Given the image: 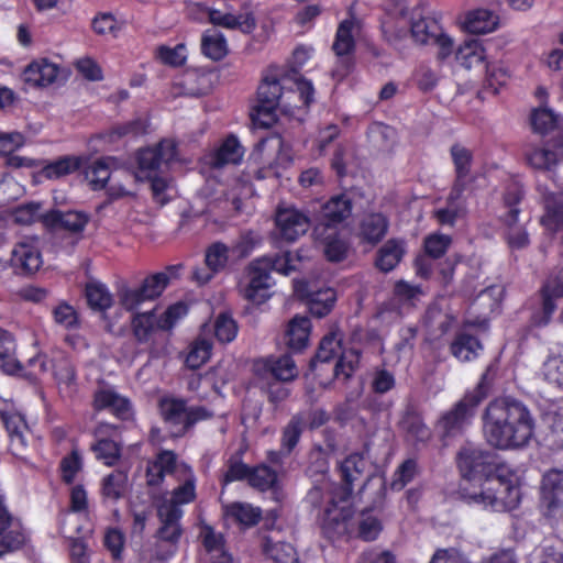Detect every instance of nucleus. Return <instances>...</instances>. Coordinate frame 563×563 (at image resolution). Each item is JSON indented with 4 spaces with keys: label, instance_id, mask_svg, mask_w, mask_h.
I'll list each match as a JSON object with an SVG mask.
<instances>
[{
    "label": "nucleus",
    "instance_id": "12",
    "mask_svg": "<svg viewBox=\"0 0 563 563\" xmlns=\"http://www.w3.org/2000/svg\"><path fill=\"white\" fill-rule=\"evenodd\" d=\"M415 15L416 11L410 12L404 1L390 3L382 19V30L385 37L393 43L407 37Z\"/></svg>",
    "mask_w": 563,
    "mask_h": 563
},
{
    "label": "nucleus",
    "instance_id": "48",
    "mask_svg": "<svg viewBox=\"0 0 563 563\" xmlns=\"http://www.w3.org/2000/svg\"><path fill=\"white\" fill-rule=\"evenodd\" d=\"M510 79L508 67L501 62H488L485 71V88L493 93H498Z\"/></svg>",
    "mask_w": 563,
    "mask_h": 563
},
{
    "label": "nucleus",
    "instance_id": "23",
    "mask_svg": "<svg viewBox=\"0 0 563 563\" xmlns=\"http://www.w3.org/2000/svg\"><path fill=\"white\" fill-rule=\"evenodd\" d=\"M93 407L97 410L109 409L114 416L121 419H129L132 416L130 400L110 387L100 388L96 391Z\"/></svg>",
    "mask_w": 563,
    "mask_h": 563
},
{
    "label": "nucleus",
    "instance_id": "14",
    "mask_svg": "<svg viewBox=\"0 0 563 563\" xmlns=\"http://www.w3.org/2000/svg\"><path fill=\"white\" fill-rule=\"evenodd\" d=\"M276 230L280 239L295 242L310 228L309 217L295 207H280L275 214Z\"/></svg>",
    "mask_w": 563,
    "mask_h": 563
},
{
    "label": "nucleus",
    "instance_id": "28",
    "mask_svg": "<svg viewBox=\"0 0 563 563\" xmlns=\"http://www.w3.org/2000/svg\"><path fill=\"white\" fill-rule=\"evenodd\" d=\"M89 218L84 212L68 211L60 212L53 210L43 217V223L53 229H64L73 233L84 231Z\"/></svg>",
    "mask_w": 563,
    "mask_h": 563
},
{
    "label": "nucleus",
    "instance_id": "53",
    "mask_svg": "<svg viewBox=\"0 0 563 563\" xmlns=\"http://www.w3.org/2000/svg\"><path fill=\"white\" fill-rule=\"evenodd\" d=\"M263 550L272 563H297V554L291 544L265 539Z\"/></svg>",
    "mask_w": 563,
    "mask_h": 563
},
{
    "label": "nucleus",
    "instance_id": "43",
    "mask_svg": "<svg viewBox=\"0 0 563 563\" xmlns=\"http://www.w3.org/2000/svg\"><path fill=\"white\" fill-rule=\"evenodd\" d=\"M352 211L351 200L345 195L331 198L322 208L323 221L320 224H330L335 227L346 219Z\"/></svg>",
    "mask_w": 563,
    "mask_h": 563
},
{
    "label": "nucleus",
    "instance_id": "40",
    "mask_svg": "<svg viewBox=\"0 0 563 563\" xmlns=\"http://www.w3.org/2000/svg\"><path fill=\"white\" fill-rule=\"evenodd\" d=\"M179 269L180 265L169 266L164 272H159L146 277L140 287L144 296L148 300H153L161 296V294L169 284L170 279L178 276Z\"/></svg>",
    "mask_w": 563,
    "mask_h": 563
},
{
    "label": "nucleus",
    "instance_id": "9",
    "mask_svg": "<svg viewBox=\"0 0 563 563\" xmlns=\"http://www.w3.org/2000/svg\"><path fill=\"white\" fill-rule=\"evenodd\" d=\"M486 398L484 383H478L473 389L465 393L464 397L448 411L440 420V426L448 435L461 432L472 423L477 407Z\"/></svg>",
    "mask_w": 563,
    "mask_h": 563
},
{
    "label": "nucleus",
    "instance_id": "60",
    "mask_svg": "<svg viewBox=\"0 0 563 563\" xmlns=\"http://www.w3.org/2000/svg\"><path fill=\"white\" fill-rule=\"evenodd\" d=\"M213 331L219 342L230 343L236 338L239 328L230 314L221 313L214 320Z\"/></svg>",
    "mask_w": 563,
    "mask_h": 563
},
{
    "label": "nucleus",
    "instance_id": "20",
    "mask_svg": "<svg viewBox=\"0 0 563 563\" xmlns=\"http://www.w3.org/2000/svg\"><path fill=\"white\" fill-rule=\"evenodd\" d=\"M314 234L328 261L340 262L346 257L349 244L340 236L336 227L318 224L314 229Z\"/></svg>",
    "mask_w": 563,
    "mask_h": 563
},
{
    "label": "nucleus",
    "instance_id": "51",
    "mask_svg": "<svg viewBox=\"0 0 563 563\" xmlns=\"http://www.w3.org/2000/svg\"><path fill=\"white\" fill-rule=\"evenodd\" d=\"M450 154L456 173L455 184L463 185L462 179L471 172L473 153L465 145L455 143L451 146Z\"/></svg>",
    "mask_w": 563,
    "mask_h": 563
},
{
    "label": "nucleus",
    "instance_id": "56",
    "mask_svg": "<svg viewBox=\"0 0 563 563\" xmlns=\"http://www.w3.org/2000/svg\"><path fill=\"white\" fill-rule=\"evenodd\" d=\"M155 57L164 65L179 67L186 63L188 49L184 43H179L173 47L161 45L155 51Z\"/></svg>",
    "mask_w": 563,
    "mask_h": 563
},
{
    "label": "nucleus",
    "instance_id": "49",
    "mask_svg": "<svg viewBox=\"0 0 563 563\" xmlns=\"http://www.w3.org/2000/svg\"><path fill=\"white\" fill-rule=\"evenodd\" d=\"M368 137L374 147L382 152H389L397 141V133L391 126L374 123L368 130Z\"/></svg>",
    "mask_w": 563,
    "mask_h": 563
},
{
    "label": "nucleus",
    "instance_id": "64",
    "mask_svg": "<svg viewBox=\"0 0 563 563\" xmlns=\"http://www.w3.org/2000/svg\"><path fill=\"white\" fill-rule=\"evenodd\" d=\"M269 367L272 374L280 380L288 382L298 375L296 364L288 355L271 361Z\"/></svg>",
    "mask_w": 563,
    "mask_h": 563
},
{
    "label": "nucleus",
    "instance_id": "4",
    "mask_svg": "<svg viewBox=\"0 0 563 563\" xmlns=\"http://www.w3.org/2000/svg\"><path fill=\"white\" fill-rule=\"evenodd\" d=\"M322 529L329 538L357 536L365 541H372L380 533L382 525L371 512H362L355 519L349 492L342 489L340 505L332 500L324 508Z\"/></svg>",
    "mask_w": 563,
    "mask_h": 563
},
{
    "label": "nucleus",
    "instance_id": "5",
    "mask_svg": "<svg viewBox=\"0 0 563 563\" xmlns=\"http://www.w3.org/2000/svg\"><path fill=\"white\" fill-rule=\"evenodd\" d=\"M167 474L173 475L178 485L173 489L170 498L162 504L180 508L183 505L192 503L197 496V478L192 468L184 462H178L173 451L164 450L147 466V484L152 486L159 485Z\"/></svg>",
    "mask_w": 563,
    "mask_h": 563
},
{
    "label": "nucleus",
    "instance_id": "2",
    "mask_svg": "<svg viewBox=\"0 0 563 563\" xmlns=\"http://www.w3.org/2000/svg\"><path fill=\"white\" fill-rule=\"evenodd\" d=\"M520 476L507 464H499L495 474L472 482H462L461 498L470 506L501 512L518 507L521 500Z\"/></svg>",
    "mask_w": 563,
    "mask_h": 563
},
{
    "label": "nucleus",
    "instance_id": "47",
    "mask_svg": "<svg viewBox=\"0 0 563 563\" xmlns=\"http://www.w3.org/2000/svg\"><path fill=\"white\" fill-rule=\"evenodd\" d=\"M287 95H294V92L283 93V88L278 80L266 78L258 87L257 103L265 104L268 108H277L283 97L290 98Z\"/></svg>",
    "mask_w": 563,
    "mask_h": 563
},
{
    "label": "nucleus",
    "instance_id": "11",
    "mask_svg": "<svg viewBox=\"0 0 563 563\" xmlns=\"http://www.w3.org/2000/svg\"><path fill=\"white\" fill-rule=\"evenodd\" d=\"M462 482H472L474 478H483L495 474L498 465H494L493 455L479 448H464L457 459Z\"/></svg>",
    "mask_w": 563,
    "mask_h": 563
},
{
    "label": "nucleus",
    "instance_id": "35",
    "mask_svg": "<svg viewBox=\"0 0 563 563\" xmlns=\"http://www.w3.org/2000/svg\"><path fill=\"white\" fill-rule=\"evenodd\" d=\"M202 544L210 554L211 563H231L232 559L224 550L221 533H217L209 525H202L199 533Z\"/></svg>",
    "mask_w": 563,
    "mask_h": 563
},
{
    "label": "nucleus",
    "instance_id": "18",
    "mask_svg": "<svg viewBox=\"0 0 563 563\" xmlns=\"http://www.w3.org/2000/svg\"><path fill=\"white\" fill-rule=\"evenodd\" d=\"M207 19L210 23L227 30H239L250 34L256 27V20L251 12H233L228 8L206 9Z\"/></svg>",
    "mask_w": 563,
    "mask_h": 563
},
{
    "label": "nucleus",
    "instance_id": "13",
    "mask_svg": "<svg viewBox=\"0 0 563 563\" xmlns=\"http://www.w3.org/2000/svg\"><path fill=\"white\" fill-rule=\"evenodd\" d=\"M117 433V427L106 422H100L93 431L91 450L96 459L109 467L114 466L121 457V446L114 440Z\"/></svg>",
    "mask_w": 563,
    "mask_h": 563
},
{
    "label": "nucleus",
    "instance_id": "10",
    "mask_svg": "<svg viewBox=\"0 0 563 563\" xmlns=\"http://www.w3.org/2000/svg\"><path fill=\"white\" fill-rule=\"evenodd\" d=\"M161 415L165 422L175 427V434L183 433L191 423L210 417L202 407L187 409L183 400L176 398H163L159 401Z\"/></svg>",
    "mask_w": 563,
    "mask_h": 563
},
{
    "label": "nucleus",
    "instance_id": "54",
    "mask_svg": "<svg viewBox=\"0 0 563 563\" xmlns=\"http://www.w3.org/2000/svg\"><path fill=\"white\" fill-rule=\"evenodd\" d=\"M212 343L209 339L199 336L192 342L186 356V364L189 368L201 367L211 356Z\"/></svg>",
    "mask_w": 563,
    "mask_h": 563
},
{
    "label": "nucleus",
    "instance_id": "29",
    "mask_svg": "<svg viewBox=\"0 0 563 563\" xmlns=\"http://www.w3.org/2000/svg\"><path fill=\"white\" fill-rule=\"evenodd\" d=\"M499 25V16L488 9H476L464 16L462 27L473 34L494 32Z\"/></svg>",
    "mask_w": 563,
    "mask_h": 563
},
{
    "label": "nucleus",
    "instance_id": "62",
    "mask_svg": "<svg viewBox=\"0 0 563 563\" xmlns=\"http://www.w3.org/2000/svg\"><path fill=\"white\" fill-rule=\"evenodd\" d=\"M451 238L439 232L429 234L423 242L426 253L433 258H440L451 245Z\"/></svg>",
    "mask_w": 563,
    "mask_h": 563
},
{
    "label": "nucleus",
    "instance_id": "36",
    "mask_svg": "<svg viewBox=\"0 0 563 563\" xmlns=\"http://www.w3.org/2000/svg\"><path fill=\"white\" fill-rule=\"evenodd\" d=\"M15 352L14 336L8 330L0 328V369L8 375H16L22 369Z\"/></svg>",
    "mask_w": 563,
    "mask_h": 563
},
{
    "label": "nucleus",
    "instance_id": "7",
    "mask_svg": "<svg viewBox=\"0 0 563 563\" xmlns=\"http://www.w3.org/2000/svg\"><path fill=\"white\" fill-rule=\"evenodd\" d=\"M410 35L419 45L435 46L437 58L441 62L446 60L453 54V38L444 32L435 19L422 16L419 11H416L415 19L411 21Z\"/></svg>",
    "mask_w": 563,
    "mask_h": 563
},
{
    "label": "nucleus",
    "instance_id": "42",
    "mask_svg": "<svg viewBox=\"0 0 563 563\" xmlns=\"http://www.w3.org/2000/svg\"><path fill=\"white\" fill-rule=\"evenodd\" d=\"M201 52L211 60H221L228 55V41L217 30H207L201 36Z\"/></svg>",
    "mask_w": 563,
    "mask_h": 563
},
{
    "label": "nucleus",
    "instance_id": "31",
    "mask_svg": "<svg viewBox=\"0 0 563 563\" xmlns=\"http://www.w3.org/2000/svg\"><path fill=\"white\" fill-rule=\"evenodd\" d=\"M311 331L309 318L295 316L287 324L285 331V342L292 351H301L307 347Z\"/></svg>",
    "mask_w": 563,
    "mask_h": 563
},
{
    "label": "nucleus",
    "instance_id": "45",
    "mask_svg": "<svg viewBox=\"0 0 563 563\" xmlns=\"http://www.w3.org/2000/svg\"><path fill=\"white\" fill-rule=\"evenodd\" d=\"M540 376L548 384L563 390V349L545 358L540 368Z\"/></svg>",
    "mask_w": 563,
    "mask_h": 563
},
{
    "label": "nucleus",
    "instance_id": "15",
    "mask_svg": "<svg viewBox=\"0 0 563 563\" xmlns=\"http://www.w3.org/2000/svg\"><path fill=\"white\" fill-rule=\"evenodd\" d=\"M62 75L63 68L58 63L47 57H40L24 67L21 79L30 87L46 88L57 82Z\"/></svg>",
    "mask_w": 563,
    "mask_h": 563
},
{
    "label": "nucleus",
    "instance_id": "1",
    "mask_svg": "<svg viewBox=\"0 0 563 563\" xmlns=\"http://www.w3.org/2000/svg\"><path fill=\"white\" fill-rule=\"evenodd\" d=\"M534 433V421L520 401L499 398L490 401L483 416L486 442L498 450H518L527 446Z\"/></svg>",
    "mask_w": 563,
    "mask_h": 563
},
{
    "label": "nucleus",
    "instance_id": "25",
    "mask_svg": "<svg viewBox=\"0 0 563 563\" xmlns=\"http://www.w3.org/2000/svg\"><path fill=\"white\" fill-rule=\"evenodd\" d=\"M525 157L530 167L543 172H552L560 164L552 141L529 144L526 147Z\"/></svg>",
    "mask_w": 563,
    "mask_h": 563
},
{
    "label": "nucleus",
    "instance_id": "58",
    "mask_svg": "<svg viewBox=\"0 0 563 563\" xmlns=\"http://www.w3.org/2000/svg\"><path fill=\"white\" fill-rule=\"evenodd\" d=\"M86 297L88 305L99 311L107 310L112 305V296L106 285L100 283H90L86 286Z\"/></svg>",
    "mask_w": 563,
    "mask_h": 563
},
{
    "label": "nucleus",
    "instance_id": "37",
    "mask_svg": "<svg viewBox=\"0 0 563 563\" xmlns=\"http://www.w3.org/2000/svg\"><path fill=\"white\" fill-rule=\"evenodd\" d=\"M405 253V242L390 239L378 250L375 262L376 267L384 273H388L400 263Z\"/></svg>",
    "mask_w": 563,
    "mask_h": 563
},
{
    "label": "nucleus",
    "instance_id": "59",
    "mask_svg": "<svg viewBox=\"0 0 563 563\" xmlns=\"http://www.w3.org/2000/svg\"><path fill=\"white\" fill-rule=\"evenodd\" d=\"M335 292L331 288L321 289L309 298V310L312 314L321 318L328 314L333 308Z\"/></svg>",
    "mask_w": 563,
    "mask_h": 563
},
{
    "label": "nucleus",
    "instance_id": "19",
    "mask_svg": "<svg viewBox=\"0 0 563 563\" xmlns=\"http://www.w3.org/2000/svg\"><path fill=\"white\" fill-rule=\"evenodd\" d=\"M368 463L363 454L354 453L349 455L340 466L342 478L345 483L344 487H338L333 490L328 505L332 500L340 505V494L342 489L349 492V499L352 494V486L356 482H362L366 475Z\"/></svg>",
    "mask_w": 563,
    "mask_h": 563
},
{
    "label": "nucleus",
    "instance_id": "39",
    "mask_svg": "<svg viewBox=\"0 0 563 563\" xmlns=\"http://www.w3.org/2000/svg\"><path fill=\"white\" fill-rule=\"evenodd\" d=\"M129 488L126 471L115 470L101 479V496L110 501L123 498Z\"/></svg>",
    "mask_w": 563,
    "mask_h": 563
},
{
    "label": "nucleus",
    "instance_id": "63",
    "mask_svg": "<svg viewBox=\"0 0 563 563\" xmlns=\"http://www.w3.org/2000/svg\"><path fill=\"white\" fill-rule=\"evenodd\" d=\"M276 481L277 474L266 465H261L255 468H252V472L249 477L250 485L260 490H266L268 488H272L275 485Z\"/></svg>",
    "mask_w": 563,
    "mask_h": 563
},
{
    "label": "nucleus",
    "instance_id": "17",
    "mask_svg": "<svg viewBox=\"0 0 563 563\" xmlns=\"http://www.w3.org/2000/svg\"><path fill=\"white\" fill-rule=\"evenodd\" d=\"M354 27L355 23L353 21L345 20L340 23L336 31L335 40L333 43V51L339 57V63L333 69L332 75L339 80L349 74L352 66L350 55L354 49Z\"/></svg>",
    "mask_w": 563,
    "mask_h": 563
},
{
    "label": "nucleus",
    "instance_id": "3",
    "mask_svg": "<svg viewBox=\"0 0 563 563\" xmlns=\"http://www.w3.org/2000/svg\"><path fill=\"white\" fill-rule=\"evenodd\" d=\"M301 260L300 251L253 260L246 267L244 280L240 284L241 295L253 305H263L271 298L272 271L287 276L299 269Z\"/></svg>",
    "mask_w": 563,
    "mask_h": 563
},
{
    "label": "nucleus",
    "instance_id": "38",
    "mask_svg": "<svg viewBox=\"0 0 563 563\" xmlns=\"http://www.w3.org/2000/svg\"><path fill=\"white\" fill-rule=\"evenodd\" d=\"M455 60L466 69L482 64L486 58V51L478 40H466L453 51Z\"/></svg>",
    "mask_w": 563,
    "mask_h": 563
},
{
    "label": "nucleus",
    "instance_id": "6",
    "mask_svg": "<svg viewBox=\"0 0 563 563\" xmlns=\"http://www.w3.org/2000/svg\"><path fill=\"white\" fill-rule=\"evenodd\" d=\"M115 159L111 157L93 162L86 170V178L92 189H103L108 185V194L111 198L118 199L133 195L128 180L133 178L128 169L113 168Z\"/></svg>",
    "mask_w": 563,
    "mask_h": 563
},
{
    "label": "nucleus",
    "instance_id": "21",
    "mask_svg": "<svg viewBox=\"0 0 563 563\" xmlns=\"http://www.w3.org/2000/svg\"><path fill=\"white\" fill-rule=\"evenodd\" d=\"M542 504L549 515L563 507V470L552 468L544 473L541 484Z\"/></svg>",
    "mask_w": 563,
    "mask_h": 563
},
{
    "label": "nucleus",
    "instance_id": "52",
    "mask_svg": "<svg viewBox=\"0 0 563 563\" xmlns=\"http://www.w3.org/2000/svg\"><path fill=\"white\" fill-rule=\"evenodd\" d=\"M518 213V209H510L509 211V223L506 232V240L511 250L525 249L530 242L526 228L517 223Z\"/></svg>",
    "mask_w": 563,
    "mask_h": 563
},
{
    "label": "nucleus",
    "instance_id": "55",
    "mask_svg": "<svg viewBox=\"0 0 563 563\" xmlns=\"http://www.w3.org/2000/svg\"><path fill=\"white\" fill-rule=\"evenodd\" d=\"M80 159L76 156H65L42 167V176L48 179L59 178L76 172Z\"/></svg>",
    "mask_w": 563,
    "mask_h": 563
},
{
    "label": "nucleus",
    "instance_id": "30",
    "mask_svg": "<svg viewBox=\"0 0 563 563\" xmlns=\"http://www.w3.org/2000/svg\"><path fill=\"white\" fill-rule=\"evenodd\" d=\"M0 417L9 433L11 450L13 454L19 455L26 444L24 433L27 424L24 417L15 411H2Z\"/></svg>",
    "mask_w": 563,
    "mask_h": 563
},
{
    "label": "nucleus",
    "instance_id": "61",
    "mask_svg": "<svg viewBox=\"0 0 563 563\" xmlns=\"http://www.w3.org/2000/svg\"><path fill=\"white\" fill-rule=\"evenodd\" d=\"M41 210L42 205L40 202H29L16 207L12 217L15 223L30 225L40 219L43 220L44 216H42Z\"/></svg>",
    "mask_w": 563,
    "mask_h": 563
},
{
    "label": "nucleus",
    "instance_id": "44",
    "mask_svg": "<svg viewBox=\"0 0 563 563\" xmlns=\"http://www.w3.org/2000/svg\"><path fill=\"white\" fill-rule=\"evenodd\" d=\"M224 514L228 518L245 527L256 525L262 517L261 509L247 503H232L225 505Z\"/></svg>",
    "mask_w": 563,
    "mask_h": 563
},
{
    "label": "nucleus",
    "instance_id": "33",
    "mask_svg": "<svg viewBox=\"0 0 563 563\" xmlns=\"http://www.w3.org/2000/svg\"><path fill=\"white\" fill-rule=\"evenodd\" d=\"M544 213L541 224L549 231H563V196L548 192L543 195Z\"/></svg>",
    "mask_w": 563,
    "mask_h": 563
},
{
    "label": "nucleus",
    "instance_id": "34",
    "mask_svg": "<svg viewBox=\"0 0 563 563\" xmlns=\"http://www.w3.org/2000/svg\"><path fill=\"white\" fill-rule=\"evenodd\" d=\"M184 511L169 504H161L158 506V516L162 520L159 537L163 540L174 542L180 537L179 519Z\"/></svg>",
    "mask_w": 563,
    "mask_h": 563
},
{
    "label": "nucleus",
    "instance_id": "26",
    "mask_svg": "<svg viewBox=\"0 0 563 563\" xmlns=\"http://www.w3.org/2000/svg\"><path fill=\"white\" fill-rule=\"evenodd\" d=\"M257 151L263 154L264 164L271 168L286 167L292 159L290 147L279 136L262 141Z\"/></svg>",
    "mask_w": 563,
    "mask_h": 563
},
{
    "label": "nucleus",
    "instance_id": "22",
    "mask_svg": "<svg viewBox=\"0 0 563 563\" xmlns=\"http://www.w3.org/2000/svg\"><path fill=\"white\" fill-rule=\"evenodd\" d=\"M389 221L383 212L365 213L357 227V236L364 243L376 245L388 232Z\"/></svg>",
    "mask_w": 563,
    "mask_h": 563
},
{
    "label": "nucleus",
    "instance_id": "57",
    "mask_svg": "<svg viewBox=\"0 0 563 563\" xmlns=\"http://www.w3.org/2000/svg\"><path fill=\"white\" fill-rule=\"evenodd\" d=\"M229 256L230 247L222 242H216L211 244L206 251V266H208L212 273H219L227 267L229 263Z\"/></svg>",
    "mask_w": 563,
    "mask_h": 563
},
{
    "label": "nucleus",
    "instance_id": "24",
    "mask_svg": "<svg viewBox=\"0 0 563 563\" xmlns=\"http://www.w3.org/2000/svg\"><path fill=\"white\" fill-rule=\"evenodd\" d=\"M463 191V185L455 184L448 197L446 206L434 211V217L440 224L452 227L466 214Z\"/></svg>",
    "mask_w": 563,
    "mask_h": 563
},
{
    "label": "nucleus",
    "instance_id": "27",
    "mask_svg": "<svg viewBox=\"0 0 563 563\" xmlns=\"http://www.w3.org/2000/svg\"><path fill=\"white\" fill-rule=\"evenodd\" d=\"M244 156V150L239 140L231 135L208 156V164L212 167H223L239 164Z\"/></svg>",
    "mask_w": 563,
    "mask_h": 563
},
{
    "label": "nucleus",
    "instance_id": "46",
    "mask_svg": "<svg viewBox=\"0 0 563 563\" xmlns=\"http://www.w3.org/2000/svg\"><path fill=\"white\" fill-rule=\"evenodd\" d=\"M562 117L548 107H540L531 114V125L534 132L545 135L560 126Z\"/></svg>",
    "mask_w": 563,
    "mask_h": 563
},
{
    "label": "nucleus",
    "instance_id": "50",
    "mask_svg": "<svg viewBox=\"0 0 563 563\" xmlns=\"http://www.w3.org/2000/svg\"><path fill=\"white\" fill-rule=\"evenodd\" d=\"M482 350L481 342L467 334L459 335L451 344L452 354L462 362H468L477 357Z\"/></svg>",
    "mask_w": 563,
    "mask_h": 563
},
{
    "label": "nucleus",
    "instance_id": "41",
    "mask_svg": "<svg viewBox=\"0 0 563 563\" xmlns=\"http://www.w3.org/2000/svg\"><path fill=\"white\" fill-rule=\"evenodd\" d=\"M161 165L162 163L155 147L141 150L137 154V172L132 173L133 178L128 180L129 187L131 188V185L136 181H144L151 178Z\"/></svg>",
    "mask_w": 563,
    "mask_h": 563
},
{
    "label": "nucleus",
    "instance_id": "8",
    "mask_svg": "<svg viewBox=\"0 0 563 563\" xmlns=\"http://www.w3.org/2000/svg\"><path fill=\"white\" fill-rule=\"evenodd\" d=\"M186 314L187 307L181 302L168 307L159 317L156 309L135 313L131 321L133 334L139 342H146L156 331L172 329Z\"/></svg>",
    "mask_w": 563,
    "mask_h": 563
},
{
    "label": "nucleus",
    "instance_id": "16",
    "mask_svg": "<svg viewBox=\"0 0 563 563\" xmlns=\"http://www.w3.org/2000/svg\"><path fill=\"white\" fill-rule=\"evenodd\" d=\"M10 265L22 274H34L43 265L42 252L36 238H24L14 244Z\"/></svg>",
    "mask_w": 563,
    "mask_h": 563
},
{
    "label": "nucleus",
    "instance_id": "32",
    "mask_svg": "<svg viewBox=\"0 0 563 563\" xmlns=\"http://www.w3.org/2000/svg\"><path fill=\"white\" fill-rule=\"evenodd\" d=\"M177 85L183 95L192 97L207 95L212 89V75L199 69L187 70Z\"/></svg>",
    "mask_w": 563,
    "mask_h": 563
}]
</instances>
